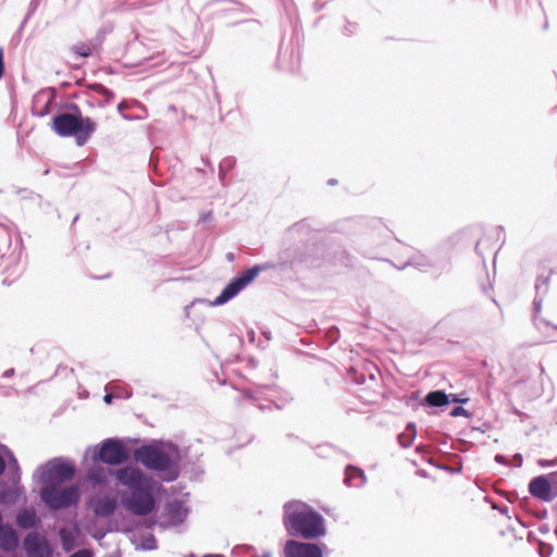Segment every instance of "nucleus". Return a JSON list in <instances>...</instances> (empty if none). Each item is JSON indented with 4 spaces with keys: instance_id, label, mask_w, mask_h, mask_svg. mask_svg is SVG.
<instances>
[{
    "instance_id": "obj_1",
    "label": "nucleus",
    "mask_w": 557,
    "mask_h": 557,
    "mask_svg": "<svg viewBox=\"0 0 557 557\" xmlns=\"http://www.w3.org/2000/svg\"><path fill=\"white\" fill-rule=\"evenodd\" d=\"M283 523L289 534L304 539L312 540L325 534L322 516L301 502L294 500L284 505Z\"/></svg>"
},
{
    "instance_id": "obj_2",
    "label": "nucleus",
    "mask_w": 557,
    "mask_h": 557,
    "mask_svg": "<svg viewBox=\"0 0 557 557\" xmlns=\"http://www.w3.org/2000/svg\"><path fill=\"white\" fill-rule=\"evenodd\" d=\"M72 109L74 112L61 113L52 119V129L61 137L74 136L82 146L94 134L97 124L91 117H84L76 104H72Z\"/></svg>"
},
{
    "instance_id": "obj_3",
    "label": "nucleus",
    "mask_w": 557,
    "mask_h": 557,
    "mask_svg": "<svg viewBox=\"0 0 557 557\" xmlns=\"http://www.w3.org/2000/svg\"><path fill=\"white\" fill-rule=\"evenodd\" d=\"M134 458L150 470L168 472V481L175 480L178 475L173 454L158 446L144 445L135 449Z\"/></svg>"
},
{
    "instance_id": "obj_4",
    "label": "nucleus",
    "mask_w": 557,
    "mask_h": 557,
    "mask_svg": "<svg viewBox=\"0 0 557 557\" xmlns=\"http://www.w3.org/2000/svg\"><path fill=\"white\" fill-rule=\"evenodd\" d=\"M40 496L50 509L58 510L77 504L81 494L79 488L75 485L64 488L48 485L41 488Z\"/></svg>"
},
{
    "instance_id": "obj_5",
    "label": "nucleus",
    "mask_w": 557,
    "mask_h": 557,
    "mask_svg": "<svg viewBox=\"0 0 557 557\" xmlns=\"http://www.w3.org/2000/svg\"><path fill=\"white\" fill-rule=\"evenodd\" d=\"M97 458L103 463L117 466L128 459V451L122 441L109 438L101 444Z\"/></svg>"
},
{
    "instance_id": "obj_6",
    "label": "nucleus",
    "mask_w": 557,
    "mask_h": 557,
    "mask_svg": "<svg viewBox=\"0 0 557 557\" xmlns=\"http://www.w3.org/2000/svg\"><path fill=\"white\" fill-rule=\"evenodd\" d=\"M123 504L127 510L136 516H147L154 508L152 495L143 487L132 491L128 496L123 498Z\"/></svg>"
},
{
    "instance_id": "obj_7",
    "label": "nucleus",
    "mask_w": 557,
    "mask_h": 557,
    "mask_svg": "<svg viewBox=\"0 0 557 557\" xmlns=\"http://www.w3.org/2000/svg\"><path fill=\"white\" fill-rule=\"evenodd\" d=\"M260 272L259 267H253L245 270L242 274L234 277L216 297L214 304L222 305L236 296L242 289H244L249 283H251L258 273Z\"/></svg>"
},
{
    "instance_id": "obj_8",
    "label": "nucleus",
    "mask_w": 557,
    "mask_h": 557,
    "mask_svg": "<svg viewBox=\"0 0 557 557\" xmlns=\"http://www.w3.org/2000/svg\"><path fill=\"white\" fill-rule=\"evenodd\" d=\"M28 557H52V549L46 536L32 532L28 533L23 543Z\"/></svg>"
},
{
    "instance_id": "obj_9",
    "label": "nucleus",
    "mask_w": 557,
    "mask_h": 557,
    "mask_svg": "<svg viewBox=\"0 0 557 557\" xmlns=\"http://www.w3.org/2000/svg\"><path fill=\"white\" fill-rule=\"evenodd\" d=\"M286 557H322V550L317 544L287 541L284 547Z\"/></svg>"
},
{
    "instance_id": "obj_10",
    "label": "nucleus",
    "mask_w": 557,
    "mask_h": 557,
    "mask_svg": "<svg viewBox=\"0 0 557 557\" xmlns=\"http://www.w3.org/2000/svg\"><path fill=\"white\" fill-rule=\"evenodd\" d=\"M529 493L542 502L549 503L555 499V491L552 490L548 475L532 479L529 483Z\"/></svg>"
},
{
    "instance_id": "obj_11",
    "label": "nucleus",
    "mask_w": 557,
    "mask_h": 557,
    "mask_svg": "<svg viewBox=\"0 0 557 557\" xmlns=\"http://www.w3.org/2000/svg\"><path fill=\"white\" fill-rule=\"evenodd\" d=\"M117 481L132 491L143 487V473L137 468L125 467L116 471L115 473Z\"/></svg>"
},
{
    "instance_id": "obj_12",
    "label": "nucleus",
    "mask_w": 557,
    "mask_h": 557,
    "mask_svg": "<svg viewBox=\"0 0 557 557\" xmlns=\"http://www.w3.org/2000/svg\"><path fill=\"white\" fill-rule=\"evenodd\" d=\"M75 469L72 465L59 462L53 465L48 471V478L51 482L62 483L73 478Z\"/></svg>"
},
{
    "instance_id": "obj_13",
    "label": "nucleus",
    "mask_w": 557,
    "mask_h": 557,
    "mask_svg": "<svg viewBox=\"0 0 557 557\" xmlns=\"http://www.w3.org/2000/svg\"><path fill=\"white\" fill-rule=\"evenodd\" d=\"M18 546V537L16 532L9 524L0 527V547L4 552H12Z\"/></svg>"
},
{
    "instance_id": "obj_14",
    "label": "nucleus",
    "mask_w": 557,
    "mask_h": 557,
    "mask_svg": "<svg viewBox=\"0 0 557 557\" xmlns=\"http://www.w3.org/2000/svg\"><path fill=\"white\" fill-rule=\"evenodd\" d=\"M116 509V502L110 497H101L94 502V512L98 517H109Z\"/></svg>"
},
{
    "instance_id": "obj_15",
    "label": "nucleus",
    "mask_w": 557,
    "mask_h": 557,
    "mask_svg": "<svg viewBox=\"0 0 557 557\" xmlns=\"http://www.w3.org/2000/svg\"><path fill=\"white\" fill-rule=\"evenodd\" d=\"M37 521L36 512L30 509H24L16 516V523L22 529H30L36 525Z\"/></svg>"
},
{
    "instance_id": "obj_16",
    "label": "nucleus",
    "mask_w": 557,
    "mask_h": 557,
    "mask_svg": "<svg viewBox=\"0 0 557 557\" xmlns=\"http://www.w3.org/2000/svg\"><path fill=\"white\" fill-rule=\"evenodd\" d=\"M425 400L430 406L441 407L448 404V396L442 391H434L426 395Z\"/></svg>"
},
{
    "instance_id": "obj_17",
    "label": "nucleus",
    "mask_w": 557,
    "mask_h": 557,
    "mask_svg": "<svg viewBox=\"0 0 557 557\" xmlns=\"http://www.w3.org/2000/svg\"><path fill=\"white\" fill-rule=\"evenodd\" d=\"M416 437V428L413 424H409L403 433L398 435V442L400 446L407 448L411 446L413 440Z\"/></svg>"
},
{
    "instance_id": "obj_18",
    "label": "nucleus",
    "mask_w": 557,
    "mask_h": 557,
    "mask_svg": "<svg viewBox=\"0 0 557 557\" xmlns=\"http://www.w3.org/2000/svg\"><path fill=\"white\" fill-rule=\"evenodd\" d=\"M72 51L75 54H77L79 57H84V58L89 57L92 52L90 46L85 42H79L77 45H74L72 47Z\"/></svg>"
},
{
    "instance_id": "obj_19",
    "label": "nucleus",
    "mask_w": 557,
    "mask_h": 557,
    "mask_svg": "<svg viewBox=\"0 0 557 557\" xmlns=\"http://www.w3.org/2000/svg\"><path fill=\"white\" fill-rule=\"evenodd\" d=\"M362 478V473L359 469L357 468H354V467H348L347 470H346V483L348 485H352V481L355 479H360L361 480Z\"/></svg>"
},
{
    "instance_id": "obj_20",
    "label": "nucleus",
    "mask_w": 557,
    "mask_h": 557,
    "mask_svg": "<svg viewBox=\"0 0 557 557\" xmlns=\"http://www.w3.org/2000/svg\"><path fill=\"white\" fill-rule=\"evenodd\" d=\"M88 479L94 483H102L104 480L100 471L92 470L88 474Z\"/></svg>"
},
{
    "instance_id": "obj_21",
    "label": "nucleus",
    "mask_w": 557,
    "mask_h": 557,
    "mask_svg": "<svg viewBox=\"0 0 557 557\" xmlns=\"http://www.w3.org/2000/svg\"><path fill=\"white\" fill-rule=\"evenodd\" d=\"M450 414L453 417H459V416L468 417L469 416L468 411L463 407H460V406L455 407L451 410Z\"/></svg>"
},
{
    "instance_id": "obj_22",
    "label": "nucleus",
    "mask_w": 557,
    "mask_h": 557,
    "mask_svg": "<svg viewBox=\"0 0 557 557\" xmlns=\"http://www.w3.org/2000/svg\"><path fill=\"white\" fill-rule=\"evenodd\" d=\"M552 490L555 491V498L557 497V471L548 474Z\"/></svg>"
},
{
    "instance_id": "obj_23",
    "label": "nucleus",
    "mask_w": 557,
    "mask_h": 557,
    "mask_svg": "<svg viewBox=\"0 0 557 557\" xmlns=\"http://www.w3.org/2000/svg\"><path fill=\"white\" fill-rule=\"evenodd\" d=\"M69 557H92V553L88 549H79Z\"/></svg>"
},
{
    "instance_id": "obj_24",
    "label": "nucleus",
    "mask_w": 557,
    "mask_h": 557,
    "mask_svg": "<svg viewBox=\"0 0 557 557\" xmlns=\"http://www.w3.org/2000/svg\"><path fill=\"white\" fill-rule=\"evenodd\" d=\"M4 74V54L2 48H0V78Z\"/></svg>"
},
{
    "instance_id": "obj_25",
    "label": "nucleus",
    "mask_w": 557,
    "mask_h": 557,
    "mask_svg": "<svg viewBox=\"0 0 557 557\" xmlns=\"http://www.w3.org/2000/svg\"><path fill=\"white\" fill-rule=\"evenodd\" d=\"M96 89H97V90H101V91H103V92H108V89H107V88H104L103 86H97V87H96Z\"/></svg>"
},
{
    "instance_id": "obj_26",
    "label": "nucleus",
    "mask_w": 557,
    "mask_h": 557,
    "mask_svg": "<svg viewBox=\"0 0 557 557\" xmlns=\"http://www.w3.org/2000/svg\"><path fill=\"white\" fill-rule=\"evenodd\" d=\"M111 399H112V396H111V395H106V396H104V400H106V403H110V401H111Z\"/></svg>"
},
{
    "instance_id": "obj_27",
    "label": "nucleus",
    "mask_w": 557,
    "mask_h": 557,
    "mask_svg": "<svg viewBox=\"0 0 557 557\" xmlns=\"http://www.w3.org/2000/svg\"><path fill=\"white\" fill-rule=\"evenodd\" d=\"M454 401L466 403V401H467V399H458V398H454Z\"/></svg>"
},
{
    "instance_id": "obj_28",
    "label": "nucleus",
    "mask_w": 557,
    "mask_h": 557,
    "mask_svg": "<svg viewBox=\"0 0 557 557\" xmlns=\"http://www.w3.org/2000/svg\"><path fill=\"white\" fill-rule=\"evenodd\" d=\"M535 310H536V312L540 311V304H537V302L535 304Z\"/></svg>"
},
{
    "instance_id": "obj_29",
    "label": "nucleus",
    "mask_w": 557,
    "mask_h": 557,
    "mask_svg": "<svg viewBox=\"0 0 557 557\" xmlns=\"http://www.w3.org/2000/svg\"><path fill=\"white\" fill-rule=\"evenodd\" d=\"M263 557H270V555H269V554H265Z\"/></svg>"
}]
</instances>
